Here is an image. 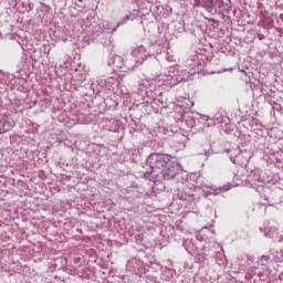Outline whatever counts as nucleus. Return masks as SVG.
<instances>
[{"label": "nucleus", "instance_id": "7ed1b4c3", "mask_svg": "<svg viewBox=\"0 0 283 283\" xmlns=\"http://www.w3.org/2000/svg\"><path fill=\"white\" fill-rule=\"evenodd\" d=\"M78 1H80V3L83 2V0H78Z\"/></svg>", "mask_w": 283, "mask_h": 283}, {"label": "nucleus", "instance_id": "f03ea898", "mask_svg": "<svg viewBox=\"0 0 283 283\" xmlns=\"http://www.w3.org/2000/svg\"><path fill=\"white\" fill-rule=\"evenodd\" d=\"M12 129V126L10 125V122H3L2 128H0V135L7 134V132H10Z\"/></svg>", "mask_w": 283, "mask_h": 283}, {"label": "nucleus", "instance_id": "f257e3e1", "mask_svg": "<svg viewBox=\"0 0 283 283\" xmlns=\"http://www.w3.org/2000/svg\"><path fill=\"white\" fill-rule=\"evenodd\" d=\"M149 165L151 169H160L164 178H174L175 176L171 156L169 155L151 154Z\"/></svg>", "mask_w": 283, "mask_h": 283}]
</instances>
